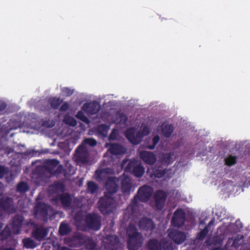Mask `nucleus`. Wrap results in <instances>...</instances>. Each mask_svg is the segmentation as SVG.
<instances>
[{
    "label": "nucleus",
    "mask_w": 250,
    "mask_h": 250,
    "mask_svg": "<svg viewBox=\"0 0 250 250\" xmlns=\"http://www.w3.org/2000/svg\"><path fill=\"white\" fill-rule=\"evenodd\" d=\"M167 194L162 190H156L153 195L155 207L157 210H161L164 208L167 198Z\"/></svg>",
    "instance_id": "10"
},
{
    "label": "nucleus",
    "mask_w": 250,
    "mask_h": 250,
    "mask_svg": "<svg viewBox=\"0 0 250 250\" xmlns=\"http://www.w3.org/2000/svg\"><path fill=\"white\" fill-rule=\"evenodd\" d=\"M127 248L129 250H138L142 245V235L133 225L129 224L126 229Z\"/></svg>",
    "instance_id": "2"
},
{
    "label": "nucleus",
    "mask_w": 250,
    "mask_h": 250,
    "mask_svg": "<svg viewBox=\"0 0 250 250\" xmlns=\"http://www.w3.org/2000/svg\"><path fill=\"white\" fill-rule=\"evenodd\" d=\"M104 248L108 250H116L120 244L118 237L115 235H109L104 239Z\"/></svg>",
    "instance_id": "12"
},
{
    "label": "nucleus",
    "mask_w": 250,
    "mask_h": 250,
    "mask_svg": "<svg viewBox=\"0 0 250 250\" xmlns=\"http://www.w3.org/2000/svg\"><path fill=\"white\" fill-rule=\"evenodd\" d=\"M52 211L51 206L43 202L38 203L35 208L36 216L43 221L48 220L49 213Z\"/></svg>",
    "instance_id": "7"
},
{
    "label": "nucleus",
    "mask_w": 250,
    "mask_h": 250,
    "mask_svg": "<svg viewBox=\"0 0 250 250\" xmlns=\"http://www.w3.org/2000/svg\"><path fill=\"white\" fill-rule=\"evenodd\" d=\"M237 158L236 156L230 155L225 159V164L229 167L234 165L237 162Z\"/></svg>",
    "instance_id": "37"
},
{
    "label": "nucleus",
    "mask_w": 250,
    "mask_h": 250,
    "mask_svg": "<svg viewBox=\"0 0 250 250\" xmlns=\"http://www.w3.org/2000/svg\"><path fill=\"white\" fill-rule=\"evenodd\" d=\"M140 131L141 133H142V134L144 136L148 135L150 133L149 128L147 126H144L142 130Z\"/></svg>",
    "instance_id": "50"
},
{
    "label": "nucleus",
    "mask_w": 250,
    "mask_h": 250,
    "mask_svg": "<svg viewBox=\"0 0 250 250\" xmlns=\"http://www.w3.org/2000/svg\"><path fill=\"white\" fill-rule=\"evenodd\" d=\"M146 248L148 250H161L162 246L157 239L154 238L148 241Z\"/></svg>",
    "instance_id": "24"
},
{
    "label": "nucleus",
    "mask_w": 250,
    "mask_h": 250,
    "mask_svg": "<svg viewBox=\"0 0 250 250\" xmlns=\"http://www.w3.org/2000/svg\"><path fill=\"white\" fill-rule=\"evenodd\" d=\"M0 250H15V249L12 248H7L4 246L0 247Z\"/></svg>",
    "instance_id": "54"
},
{
    "label": "nucleus",
    "mask_w": 250,
    "mask_h": 250,
    "mask_svg": "<svg viewBox=\"0 0 250 250\" xmlns=\"http://www.w3.org/2000/svg\"><path fill=\"white\" fill-rule=\"evenodd\" d=\"M85 247L87 250H100L96 248V244L92 239H89L85 242Z\"/></svg>",
    "instance_id": "35"
},
{
    "label": "nucleus",
    "mask_w": 250,
    "mask_h": 250,
    "mask_svg": "<svg viewBox=\"0 0 250 250\" xmlns=\"http://www.w3.org/2000/svg\"><path fill=\"white\" fill-rule=\"evenodd\" d=\"M84 110L92 115L98 113L101 109V106L96 101L90 103H85L83 106Z\"/></svg>",
    "instance_id": "19"
},
{
    "label": "nucleus",
    "mask_w": 250,
    "mask_h": 250,
    "mask_svg": "<svg viewBox=\"0 0 250 250\" xmlns=\"http://www.w3.org/2000/svg\"><path fill=\"white\" fill-rule=\"evenodd\" d=\"M186 220L185 211L181 208H178L174 212L171 222L174 227L180 228L184 226Z\"/></svg>",
    "instance_id": "11"
},
{
    "label": "nucleus",
    "mask_w": 250,
    "mask_h": 250,
    "mask_svg": "<svg viewBox=\"0 0 250 250\" xmlns=\"http://www.w3.org/2000/svg\"><path fill=\"white\" fill-rule=\"evenodd\" d=\"M108 168L98 169L95 171L96 179L99 182H103L105 180L109 173Z\"/></svg>",
    "instance_id": "21"
},
{
    "label": "nucleus",
    "mask_w": 250,
    "mask_h": 250,
    "mask_svg": "<svg viewBox=\"0 0 250 250\" xmlns=\"http://www.w3.org/2000/svg\"><path fill=\"white\" fill-rule=\"evenodd\" d=\"M122 117L124 118H125L124 119V122L125 123L127 121V118L126 116L125 115H122Z\"/></svg>",
    "instance_id": "56"
},
{
    "label": "nucleus",
    "mask_w": 250,
    "mask_h": 250,
    "mask_svg": "<svg viewBox=\"0 0 250 250\" xmlns=\"http://www.w3.org/2000/svg\"><path fill=\"white\" fill-rule=\"evenodd\" d=\"M7 173V168L3 166L0 165V178H2Z\"/></svg>",
    "instance_id": "48"
},
{
    "label": "nucleus",
    "mask_w": 250,
    "mask_h": 250,
    "mask_svg": "<svg viewBox=\"0 0 250 250\" xmlns=\"http://www.w3.org/2000/svg\"><path fill=\"white\" fill-rule=\"evenodd\" d=\"M48 103L50 104L51 107L54 109H57L59 107L60 105L62 103V100L60 98L54 97L50 98L48 100Z\"/></svg>",
    "instance_id": "31"
},
{
    "label": "nucleus",
    "mask_w": 250,
    "mask_h": 250,
    "mask_svg": "<svg viewBox=\"0 0 250 250\" xmlns=\"http://www.w3.org/2000/svg\"><path fill=\"white\" fill-rule=\"evenodd\" d=\"M174 128L172 125H162V132L164 136L168 138L169 137L173 132Z\"/></svg>",
    "instance_id": "26"
},
{
    "label": "nucleus",
    "mask_w": 250,
    "mask_h": 250,
    "mask_svg": "<svg viewBox=\"0 0 250 250\" xmlns=\"http://www.w3.org/2000/svg\"><path fill=\"white\" fill-rule=\"evenodd\" d=\"M108 145V151L112 155H122L125 152L126 149L121 145L118 143H110Z\"/></svg>",
    "instance_id": "17"
},
{
    "label": "nucleus",
    "mask_w": 250,
    "mask_h": 250,
    "mask_svg": "<svg viewBox=\"0 0 250 250\" xmlns=\"http://www.w3.org/2000/svg\"><path fill=\"white\" fill-rule=\"evenodd\" d=\"M75 173V169L74 167L72 166H71L70 165L64 169V174L66 176V175H71Z\"/></svg>",
    "instance_id": "45"
},
{
    "label": "nucleus",
    "mask_w": 250,
    "mask_h": 250,
    "mask_svg": "<svg viewBox=\"0 0 250 250\" xmlns=\"http://www.w3.org/2000/svg\"><path fill=\"white\" fill-rule=\"evenodd\" d=\"M46 168L44 166L40 165L37 166L32 173V177L33 178H41L45 173Z\"/></svg>",
    "instance_id": "22"
},
{
    "label": "nucleus",
    "mask_w": 250,
    "mask_h": 250,
    "mask_svg": "<svg viewBox=\"0 0 250 250\" xmlns=\"http://www.w3.org/2000/svg\"><path fill=\"white\" fill-rule=\"evenodd\" d=\"M140 155L141 159L148 165H153L156 161V156L152 152L142 151Z\"/></svg>",
    "instance_id": "18"
},
{
    "label": "nucleus",
    "mask_w": 250,
    "mask_h": 250,
    "mask_svg": "<svg viewBox=\"0 0 250 250\" xmlns=\"http://www.w3.org/2000/svg\"><path fill=\"white\" fill-rule=\"evenodd\" d=\"M7 107V104L4 102H0V111H2Z\"/></svg>",
    "instance_id": "53"
},
{
    "label": "nucleus",
    "mask_w": 250,
    "mask_h": 250,
    "mask_svg": "<svg viewBox=\"0 0 250 250\" xmlns=\"http://www.w3.org/2000/svg\"><path fill=\"white\" fill-rule=\"evenodd\" d=\"M23 247L27 249H33L36 247L35 242L31 238H25L22 239Z\"/></svg>",
    "instance_id": "29"
},
{
    "label": "nucleus",
    "mask_w": 250,
    "mask_h": 250,
    "mask_svg": "<svg viewBox=\"0 0 250 250\" xmlns=\"http://www.w3.org/2000/svg\"><path fill=\"white\" fill-rule=\"evenodd\" d=\"M240 239L239 238H235L234 239L232 238H229L227 241L226 245L229 246V244L232 243L231 247L234 248H237L240 246L239 241Z\"/></svg>",
    "instance_id": "38"
},
{
    "label": "nucleus",
    "mask_w": 250,
    "mask_h": 250,
    "mask_svg": "<svg viewBox=\"0 0 250 250\" xmlns=\"http://www.w3.org/2000/svg\"><path fill=\"white\" fill-rule=\"evenodd\" d=\"M247 250H250V247L247 249Z\"/></svg>",
    "instance_id": "59"
},
{
    "label": "nucleus",
    "mask_w": 250,
    "mask_h": 250,
    "mask_svg": "<svg viewBox=\"0 0 250 250\" xmlns=\"http://www.w3.org/2000/svg\"><path fill=\"white\" fill-rule=\"evenodd\" d=\"M11 230L10 228L6 226L4 229L0 232V236L3 240L6 239L11 235Z\"/></svg>",
    "instance_id": "36"
},
{
    "label": "nucleus",
    "mask_w": 250,
    "mask_h": 250,
    "mask_svg": "<svg viewBox=\"0 0 250 250\" xmlns=\"http://www.w3.org/2000/svg\"><path fill=\"white\" fill-rule=\"evenodd\" d=\"M82 148L81 146H79L76 149L75 152L77 154V160L83 164H86L88 162L87 157L80 152V149Z\"/></svg>",
    "instance_id": "30"
},
{
    "label": "nucleus",
    "mask_w": 250,
    "mask_h": 250,
    "mask_svg": "<svg viewBox=\"0 0 250 250\" xmlns=\"http://www.w3.org/2000/svg\"><path fill=\"white\" fill-rule=\"evenodd\" d=\"M126 162H128L125 168L126 172L130 173L134 176L141 177L145 173V168L142 166L141 163L138 161L131 160H124L122 166L123 167Z\"/></svg>",
    "instance_id": "3"
},
{
    "label": "nucleus",
    "mask_w": 250,
    "mask_h": 250,
    "mask_svg": "<svg viewBox=\"0 0 250 250\" xmlns=\"http://www.w3.org/2000/svg\"><path fill=\"white\" fill-rule=\"evenodd\" d=\"M64 122L66 124L72 126H75L77 125L76 120L73 117H69L68 118H65Z\"/></svg>",
    "instance_id": "43"
},
{
    "label": "nucleus",
    "mask_w": 250,
    "mask_h": 250,
    "mask_svg": "<svg viewBox=\"0 0 250 250\" xmlns=\"http://www.w3.org/2000/svg\"><path fill=\"white\" fill-rule=\"evenodd\" d=\"M144 136L140 131L135 132V139L133 140V144L138 145L140 143Z\"/></svg>",
    "instance_id": "41"
},
{
    "label": "nucleus",
    "mask_w": 250,
    "mask_h": 250,
    "mask_svg": "<svg viewBox=\"0 0 250 250\" xmlns=\"http://www.w3.org/2000/svg\"><path fill=\"white\" fill-rule=\"evenodd\" d=\"M39 152L38 151L32 150H27L25 151V154L27 156H31V157H34L39 155Z\"/></svg>",
    "instance_id": "47"
},
{
    "label": "nucleus",
    "mask_w": 250,
    "mask_h": 250,
    "mask_svg": "<svg viewBox=\"0 0 250 250\" xmlns=\"http://www.w3.org/2000/svg\"><path fill=\"white\" fill-rule=\"evenodd\" d=\"M60 202L65 208H69L72 204V198L68 193H63L60 195Z\"/></svg>",
    "instance_id": "20"
},
{
    "label": "nucleus",
    "mask_w": 250,
    "mask_h": 250,
    "mask_svg": "<svg viewBox=\"0 0 250 250\" xmlns=\"http://www.w3.org/2000/svg\"><path fill=\"white\" fill-rule=\"evenodd\" d=\"M2 193V185H1V183H0V195H1Z\"/></svg>",
    "instance_id": "57"
},
{
    "label": "nucleus",
    "mask_w": 250,
    "mask_h": 250,
    "mask_svg": "<svg viewBox=\"0 0 250 250\" xmlns=\"http://www.w3.org/2000/svg\"><path fill=\"white\" fill-rule=\"evenodd\" d=\"M3 227V224L1 223H0V232L1 231V229Z\"/></svg>",
    "instance_id": "58"
},
{
    "label": "nucleus",
    "mask_w": 250,
    "mask_h": 250,
    "mask_svg": "<svg viewBox=\"0 0 250 250\" xmlns=\"http://www.w3.org/2000/svg\"><path fill=\"white\" fill-rule=\"evenodd\" d=\"M29 187L28 184L25 182H19L16 186V190L17 192L22 194L25 193L29 189Z\"/></svg>",
    "instance_id": "28"
},
{
    "label": "nucleus",
    "mask_w": 250,
    "mask_h": 250,
    "mask_svg": "<svg viewBox=\"0 0 250 250\" xmlns=\"http://www.w3.org/2000/svg\"><path fill=\"white\" fill-rule=\"evenodd\" d=\"M109 129V126L105 124L100 125L97 128L99 133L104 137L107 136Z\"/></svg>",
    "instance_id": "33"
},
{
    "label": "nucleus",
    "mask_w": 250,
    "mask_h": 250,
    "mask_svg": "<svg viewBox=\"0 0 250 250\" xmlns=\"http://www.w3.org/2000/svg\"><path fill=\"white\" fill-rule=\"evenodd\" d=\"M101 217L96 213L87 214L84 219V227L88 230L98 231L101 228Z\"/></svg>",
    "instance_id": "4"
},
{
    "label": "nucleus",
    "mask_w": 250,
    "mask_h": 250,
    "mask_svg": "<svg viewBox=\"0 0 250 250\" xmlns=\"http://www.w3.org/2000/svg\"><path fill=\"white\" fill-rule=\"evenodd\" d=\"M24 219L22 215L17 214L13 218L12 223V230L13 232L16 234L21 233V229L24 224Z\"/></svg>",
    "instance_id": "14"
},
{
    "label": "nucleus",
    "mask_w": 250,
    "mask_h": 250,
    "mask_svg": "<svg viewBox=\"0 0 250 250\" xmlns=\"http://www.w3.org/2000/svg\"><path fill=\"white\" fill-rule=\"evenodd\" d=\"M153 192V189L149 186L145 185L139 188L137 194L132 200L131 203L128 207L132 214L137 213L139 211V201L146 202L150 199Z\"/></svg>",
    "instance_id": "1"
},
{
    "label": "nucleus",
    "mask_w": 250,
    "mask_h": 250,
    "mask_svg": "<svg viewBox=\"0 0 250 250\" xmlns=\"http://www.w3.org/2000/svg\"><path fill=\"white\" fill-rule=\"evenodd\" d=\"M202 223H204L203 221L200 222V224H202Z\"/></svg>",
    "instance_id": "60"
},
{
    "label": "nucleus",
    "mask_w": 250,
    "mask_h": 250,
    "mask_svg": "<svg viewBox=\"0 0 250 250\" xmlns=\"http://www.w3.org/2000/svg\"><path fill=\"white\" fill-rule=\"evenodd\" d=\"M71 231V228L68 223L65 221H62L61 223L59 228V233L61 236L67 235Z\"/></svg>",
    "instance_id": "23"
},
{
    "label": "nucleus",
    "mask_w": 250,
    "mask_h": 250,
    "mask_svg": "<svg viewBox=\"0 0 250 250\" xmlns=\"http://www.w3.org/2000/svg\"><path fill=\"white\" fill-rule=\"evenodd\" d=\"M29 227H33L34 229L32 233V236L36 240L41 241L43 240L48 233V229L43 227H38L34 221H30L25 223Z\"/></svg>",
    "instance_id": "6"
},
{
    "label": "nucleus",
    "mask_w": 250,
    "mask_h": 250,
    "mask_svg": "<svg viewBox=\"0 0 250 250\" xmlns=\"http://www.w3.org/2000/svg\"><path fill=\"white\" fill-rule=\"evenodd\" d=\"M47 164L51 168H54L59 164V161L57 160L52 159L48 161Z\"/></svg>",
    "instance_id": "46"
},
{
    "label": "nucleus",
    "mask_w": 250,
    "mask_h": 250,
    "mask_svg": "<svg viewBox=\"0 0 250 250\" xmlns=\"http://www.w3.org/2000/svg\"><path fill=\"white\" fill-rule=\"evenodd\" d=\"M76 117L77 119L81 120L82 121L85 123H88L89 122V120L87 117L84 115V113L82 111H79L77 112Z\"/></svg>",
    "instance_id": "42"
},
{
    "label": "nucleus",
    "mask_w": 250,
    "mask_h": 250,
    "mask_svg": "<svg viewBox=\"0 0 250 250\" xmlns=\"http://www.w3.org/2000/svg\"><path fill=\"white\" fill-rule=\"evenodd\" d=\"M83 143L90 146H94L97 145V141L93 138H87L83 140Z\"/></svg>",
    "instance_id": "44"
},
{
    "label": "nucleus",
    "mask_w": 250,
    "mask_h": 250,
    "mask_svg": "<svg viewBox=\"0 0 250 250\" xmlns=\"http://www.w3.org/2000/svg\"><path fill=\"white\" fill-rule=\"evenodd\" d=\"M169 238L177 244H182L186 239L185 233L177 229L171 230L168 234Z\"/></svg>",
    "instance_id": "13"
},
{
    "label": "nucleus",
    "mask_w": 250,
    "mask_h": 250,
    "mask_svg": "<svg viewBox=\"0 0 250 250\" xmlns=\"http://www.w3.org/2000/svg\"><path fill=\"white\" fill-rule=\"evenodd\" d=\"M235 225L238 229H242L243 228V225L239 220L236 221Z\"/></svg>",
    "instance_id": "52"
},
{
    "label": "nucleus",
    "mask_w": 250,
    "mask_h": 250,
    "mask_svg": "<svg viewBox=\"0 0 250 250\" xmlns=\"http://www.w3.org/2000/svg\"><path fill=\"white\" fill-rule=\"evenodd\" d=\"M2 211L8 213H14L16 212V208L12 198L6 197L0 198V217L2 215Z\"/></svg>",
    "instance_id": "8"
},
{
    "label": "nucleus",
    "mask_w": 250,
    "mask_h": 250,
    "mask_svg": "<svg viewBox=\"0 0 250 250\" xmlns=\"http://www.w3.org/2000/svg\"><path fill=\"white\" fill-rule=\"evenodd\" d=\"M62 92L67 96H71L73 91L68 87H65L62 89Z\"/></svg>",
    "instance_id": "49"
},
{
    "label": "nucleus",
    "mask_w": 250,
    "mask_h": 250,
    "mask_svg": "<svg viewBox=\"0 0 250 250\" xmlns=\"http://www.w3.org/2000/svg\"><path fill=\"white\" fill-rule=\"evenodd\" d=\"M69 108V105L67 103H63L60 107V110L61 111H65Z\"/></svg>",
    "instance_id": "51"
},
{
    "label": "nucleus",
    "mask_w": 250,
    "mask_h": 250,
    "mask_svg": "<svg viewBox=\"0 0 250 250\" xmlns=\"http://www.w3.org/2000/svg\"><path fill=\"white\" fill-rule=\"evenodd\" d=\"M166 173V169L162 167H159L154 171V175L155 177L160 178L163 177Z\"/></svg>",
    "instance_id": "39"
},
{
    "label": "nucleus",
    "mask_w": 250,
    "mask_h": 250,
    "mask_svg": "<svg viewBox=\"0 0 250 250\" xmlns=\"http://www.w3.org/2000/svg\"><path fill=\"white\" fill-rule=\"evenodd\" d=\"M121 180V188L124 193H129L131 189L132 185L131 180L128 176L125 174L120 176Z\"/></svg>",
    "instance_id": "16"
},
{
    "label": "nucleus",
    "mask_w": 250,
    "mask_h": 250,
    "mask_svg": "<svg viewBox=\"0 0 250 250\" xmlns=\"http://www.w3.org/2000/svg\"><path fill=\"white\" fill-rule=\"evenodd\" d=\"M173 154L171 153L164 154L162 157V161L163 163L166 164L167 165L171 164L174 160L172 158Z\"/></svg>",
    "instance_id": "32"
},
{
    "label": "nucleus",
    "mask_w": 250,
    "mask_h": 250,
    "mask_svg": "<svg viewBox=\"0 0 250 250\" xmlns=\"http://www.w3.org/2000/svg\"><path fill=\"white\" fill-rule=\"evenodd\" d=\"M87 192L90 194H94L98 190V185L94 182L92 181H87Z\"/></svg>",
    "instance_id": "27"
},
{
    "label": "nucleus",
    "mask_w": 250,
    "mask_h": 250,
    "mask_svg": "<svg viewBox=\"0 0 250 250\" xmlns=\"http://www.w3.org/2000/svg\"><path fill=\"white\" fill-rule=\"evenodd\" d=\"M135 130L133 128L127 129L125 132V137L128 141L133 144V140L135 139Z\"/></svg>",
    "instance_id": "34"
},
{
    "label": "nucleus",
    "mask_w": 250,
    "mask_h": 250,
    "mask_svg": "<svg viewBox=\"0 0 250 250\" xmlns=\"http://www.w3.org/2000/svg\"><path fill=\"white\" fill-rule=\"evenodd\" d=\"M214 219H212L208 223V225L205 227V228L201 230L197 235V238L199 240H203L205 237L207 235L208 233V227H209L210 225H212L214 224Z\"/></svg>",
    "instance_id": "25"
},
{
    "label": "nucleus",
    "mask_w": 250,
    "mask_h": 250,
    "mask_svg": "<svg viewBox=\"0 0 250 250\" xmlns=\"http://www.w3.org/2000/svg\"><path fill=\"white\" fill-rule=\"evenodd\" d=\"M112 133H113V132H112V133L110 135L109 137V139L110 140H113L115 139V137H113V135H112Z\"/></svg>",
    "instance_id": "55"
},
{
    "label": "nucleus",
    "mask_w": 250,
    "mask_h": 250,
    "mask_svg": "<svg viewBox=\"0 0 250 250\" xmlns=\"http://www.w3.org/2000/svg\"><path fill=\"white\" fill-rule=\"evenodd\" d=\"M119 179L115 177H111L106 181L105 188L106 192L105 194L111 196L116 193L119 189Z\"/></svg>",
    "instance_id": "9"
},
{
    "label": "nucleus",
    "mask_w": 250,
    "mask_h": 250,
    "mask_svg": "<svg viewBox=\"0 0 250 250\" xmlns=\"http://www.w3.org/2000/svg\"><path fill=\"white\" fill-rule=\"evenodd\" d=\"M160 141V137L158 135L155 136L152 140V145H147L146 146V148L150 150H152L154 149L157 144Z\"/></svg>",
    "instance_id": "40"
},
{
    "label": "nucleus",
    "mask_w": 250,
    "mask_h": 250,
    "mask_svg": "<svg viewBox=\"0 0 250 250\" xmlns=\"http://www.w3.org/2000/svg\"><path fill=\"white\" fill-rule=\"evenodd\" d=\"M139 226L141 229L152 231L155 228V224L152 219L144 217L139 221Z\"/></svg>",
    "instance_id": "15"
},
{
    "label": "nucleus",
    "mask_w": 250,
    "mask_h": 250,
    "mask_svg": "<svg viewBox=\"0 0 250 250\" xmlns=\"http://www.w3.org/2000/svg\"><path fill=\"white\" fill-rule=\"evenodd\" d=\"M114 203L111 196L105 194L98 201L99 209L104 215H107L112 211Z\"/></svg>",
    "instance_id": "5"
}]
</instances>
